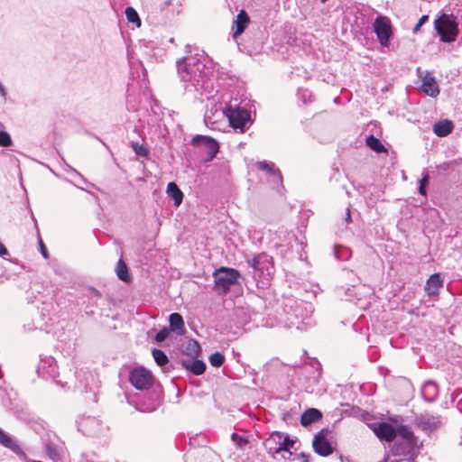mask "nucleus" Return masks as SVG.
<instances>
[{
    "label": "nucleus",
    "instance_id": "0eeeda50",
    "mask_svg": "<svg viewBox=\"0 0 462 462\" xmlns=\"http://www.w3.org/2000/svg\"><path fill=\"white\" fill-rule=\"evenodd\" d=\"M78 429L84 435L96 437L104 430L102 421L92 416H81L78 420Z\"/></svg>",
    "mask_w": 462,
    "mask_h": 462
},
{
    "label": "nucleus",
    "instance_id": "a18cd8bd",
    "mask_svg": "<svg viewBox=\"0 0 462 462\" xmlns=\"http://www.w3.org/2000/svg\"><path fill=\"white\" fill-rule=\"evenodd\" d=\"M395 449H396V453L397 454H405L406 453V451H404V450L399 451L398 450L399 449V446L398 445H396Z\"/></svg>",
    "mask_w": 462,
    "mask_h": 462
},
{
    "label": "nucleus",
    "instance_id": "1a4fd4ad",
    "mask_svg": "<svg viewBox=\"0 0 462 462\" xmlns=\"http://www.w3.org/2000/svg\"><path fill=\"white\" fill-rule=\"evenodd\" d=\"M225 114L233 128L244 132L245 124L250 120V114L246 109L230 106L226 109Z\"/></svg>",
    "mask_w": 462,
    "mask_h": 462
},
{
    "label": "nucleus",
    "instance_id": "c756f323",
    "mask_svg": "<svg viewBox=\"0 0 462 462\" xmlns=\"http://www.w3.org/2000/svg\"><path fill=\"white\" fill-rule=\"evenodd\" d=\"M152 356L156 362V364L160 366H163L168 364L169 359L166 354L161 349H153Z\"/></svg>",
    "mask_w": 462,
    "mask_h": 462
},
{
    "label": "nucleus",
    "instance_id": "a19ab883",
    "mask_svg": "<svg viewBox=\"0 0 462 462\" xmlns=\"http://www.w3.org/2000/svg\"><path fill=\"white\" fill-rule=\"evenodd\" d=\"M171 5H172V1H171V0H166V1H164V2L162 4V5H161V10H162V11H165V10H167V8H168L169 6H171Z\"/></svg>",
    "mask_w": 462,
    "mask_h": 462
},
{
    "label": "nucleus",
    "instance_id": "f8f14e48",
    "mask_svg": "<svg viewBox=\"0 0 462 462\" xmlns=\"http://www.w3.org/2000/svg\"><path fill=\"white\" fill-rule=\"evenodd\" d=\"M440 420L430 414H421L416 419V424L424 431H432L440 426Z\"/></svg>",
    "mask_w": 462,
    "mask_h": 462
},
{
    "label": "nucleus",
    "instance_id": "c03bdc74",
    "mask_svg": "<svg viewBox=\"0 0 462 462\" xmlns=\"http://www.w3.org/2000/svg\"><path fill=\"white\" fill-rule=\"evenodd\" d=\"M0 95L4 97H5L6 96V92H5V89L4 88V86L2 85V83L0 82Z\"/></svg>",
    "mask_w": 462,
    "mask_h": 462
},
{
    "label": "nucleus",
    "instance_id": "39448f33",
    "mask_svg": "<svg viewBox=\"0 0 462 462\" xmlns=\"http://www.w3.org/2000/svg\"><path fill=\"white\" fill-rule=\"evenodd\" d=\"M374 31L383 46H388L393 35L391 20L387 16L378 15L374 22Z\"/></svg>",
    "mask_w": 462,
    "mask_h": 462
},
{
    "label": "nucleus",
    "instance_id": "bb28decb",
    "mask_svg": "<svg viewBox=\"0 0 462 462\" xmlns=\"http://www.w3.org/2000/svg\"><path fill=\"white\" fill-rule=\"evenodd\" d=\"M365 143L366 145L373 151L376 152H386V149L385 147L382 144V143L380 142V140L378 138H376L375 136H374L373 134L371 135H368L366 138H365Z\"/></svg>",
    "mask_w": 462,
    "mask_h": 462
},
{
    "label": "nucleus",
    "instance_id": "b1692460",
    "mask_svg": "<svg viewBox=\"0 0 462 462\" xmlns=\"http://www.w3.org/2000/svg\"><path fill=\"white\" fill-rule=\"evenodd\" d=\"M117 278L128 284L133 281L126 263L121 259L117 261Z\"/></svg>",
    "mask_w": 462,
    "mask_h": 462
},
{
    "label": "nucleus",
    "instance_id": "f03ea898",
    "mask_svg": "<svg viewBox=\"0 0 462 462\" xmlns=\"http://www.w3.org/2000/svg\"><path fill=\"white\" fill-rule=\"evenodd\" d=\"M435 28L444 42H452L458 34L457 23L452 15L442 14L435 21Z\"/></svg>",
    "mask_w": 462,
    "mask_h": 462
},
{
    "label": "nucleus",
    "instance_id": "ddd939ff",
    "mask_svg": "<svg viewBox=\"0 0 462 462\" xmlns=\"http://www.w3.org/2000/svg\"><path fill=\"white\" fill-rule=\"evenodd\" d=\"M374 432L380 439L386 441H392L396 437L395 429L387 422H381L374 428Z\"/></svg>",
    "mask_w": 462,
    "mask_h": 462
},
{
    "label": "nucleus",
    "instance_id": "a878e982",
    "mask_svg": "<svg viewBox=\"0 0 462 462\" xmlns=\"http://www.w3.org/2000/svg\"><path fill=\"white\" fill-rule=\"evenodd\" d=\"M201 351L199 342L195 339H189L183 350V353L190 357H197Z\"/></svg>",
    "mask_w": 462,
    "mask_h": 462
},
{
    "label": "nucleus",
    "instance_id": "72a5a7b5",
    "mask_svg": "<svg viewBox=\"0 0 462 462\" xmlns=\"http://www.w3.org/2000/svg\"><path fill=\"white\" fill-rule=\"evenodd\" d=\"M169 336V329L167 328H162L155 336V340L157 342L164 341Z\"/></svg>",
    "mask_w": 462,
    "mask_h": 462
},
{
    "label": "nucleus",
    "instance_id": "393cba45",
    "mask_svg": "<svg viewBox=\"0 0 462 462\" xmlns=\"http://www.w3.org/2000/svg\"><path fill=\"white\" fill-rule=\"evenodd\" d=\"M182 365L196 375L202 374L206 370V365L201 360H194L192 363L183 361Z\"/></svg>",
    "mask_w": 462,
    "mask_h": 462
},
{
    "label": "nucleus",
    "instance_id": "dca6fc26",
    "mask_svg": "<svg viewBox=\"0 0 462 462\" xmlns=\"http://www.w3.org/2000/svg\"><path fill=\"white\" fill-rule=\"evenodd\" d=\"M236 30L233 33V38H236L241 35L250 23V17L245 10H241L236 15V19L234 22Z\"/></svg>",
    "mask_w": 462,
    "mask_h": 462
},
{
    "label": "nucleus",
    "instance_id": "f3484780",
    "mask_svg": "<svg viewBox=\"0 0 462 462\" xmlns=\"http://www.w3.org/2000/svg\"><path fill=\"white\" fill-rule=\"evenodd\" d=\"M395 430L396 435H399L407 441V447L409 449H413L417 446V438L409 426L401 425Z\"/></svg>",
    "mask_w": 462,
    "mask_h": 462
},
{
    "label": "nucleus",
    "instance_id": "423d86ee",
    "mask_svg": "<svg viewBox=\"0 0 462 462\" xmlns=\"http://www.w3.org/2000/svg\"><path fill=\"white\" fill-rule=\"evenodd\" d=\"M131 383L138 390H147L153 384L152 372L144 367L134 368L129 375Z\"/></svg>",
    "mask_w": 462,
    "mask_h": 462
},
{
    "label": "nucleus",
    "instance_id": "cd10ccee",
    "mask_svg": "<svg viewBox=\"0 0 462 462\" xmlns=\"http://www.w3.org/2000/svg\"><path fill=\"white\" fill-rule=\"evenodd\" d=\"M126 19L129 23H133L136 27L141 26V19L134 7L128 6L125 9Z\"/></svg>",
    "mask_w": 462,
    "mask_h": 462
},
{
    "label": "nucleus",
    "instance_id": "a211bd4d",
    "mask_svg": "<svg viewBox=\"0 0 462 462\" xmlns=\"http://www.w3.org/2000/svg\"><path fill=\"white\" fill-rule=\"evenodd\" d=\"M443 286V281L439 273L431 274L426 282L425 291L430 296L437 295Z\"/></svg>",
    "mask_w": 462,
    "mask_h": 462
},
{
    "label": "nucleus",
    "instance_id": "473e14b6",
    "mask_svg": "<svg viewBox=\"0 0 462 462\" xmlns=\"http://www.w3.org/2000/svg\"><path fill=\"white\" fill-rule=\"evenodd\" d=\"M12 144L11 136L7 132L0 131V146L7 147Z\"/></svg>",
    "mask_w": 462,
    "mask_h": 462
},
{
    "label": "nucleus",
    "instance_id": "2f4dec72",
    "mask_svg": "<svg viewBox=\"0 0 462 462\" xmlns=\"http://www.w3.org/2000/svg\"><path fill=\"white\" fill-rule=\"evenodd\" d=\"M131 147L135 152V153L137 155L141 156V157L146 158L150 154L149 150L143 144H142V143L132 142L131 143Z\"/></svg>",
    "mask_w": 462,
    "mask_h": 462
},
{
    "label": "nucleus",
    "instance_id": "2eb2a0df",
    "mask_svg": "<svg viewBox=\"0 0 462 462\" xmlns=\"http://www.w3.org/2000/svg\"><path fill=\"white\" fill-rule=\"evenodd\" d=\"M421 90L430 97H435L439 94V86L435 79L430 74L422 78Z\"/></svg>",
    "mask_w": 462,
    "mask_h": 462
},
{
    "label": "nucleus",
    "instance_id": "c9c22d12",
    "mask_svg": "<svg viewBox=\"0 0 462 462\" xmlns=\"http://www.w3.org/2000/svg\"><path fill=\"white\" fill-rule=\"evenodd\" d=\"M46 453L49 456V457L53 460L57 459L59 457V454L56 451V449L53 447H51V445L46 446Z\"/></svg>",
    "mask_w": 462,
    "mask_h": 462
},
{
    "label": "nucleus",
    "instance_id": "4468645a",
    "mask_svg": "<svg viewBox=\"0 0 462 462\" xmlns=\"http://www.w3.org/2000/svg\"><path fill=\"white\" fill-rule=\"evenodd\" d=\"M276 436L278 439V446L270 445L269 453L277 454L282 451H288L289 454L291 455L290 449L293 448L295 444L294 440L291 439L288 436L282 439V436L280 433H276Z\"/></svg>",
    "mask_w": 462,
    "mask_h": 462
},
{
    "label": "nucleus",
    "instance_id": "f257e3e1",
    "mask_svg": "<svg viewBox=\"0 0 462 462\" xmlns=\"http://www.w3.org/2000/svg\"><path fill=\"white\" fill-rule=\"evenodd\" d=\"M75 387L81 393H90L89 401L97 402V393L100 385L97 374L87 367L77 369Z\"/></svg>",
    "mask_w": 462,
    "mask_h": 462
},
{
    "label": "nucleus",
    "instance_id": "58836bf2",
    "mask_svg": "<svg viewBox=\"0 0 462 462\" xmlns=\"http://www.w3.org/2000/svg\"><path fill=\"white\" fill-rule=\"evenodd\" d=\"M232 439L236 441H237V444L240 446V447H243L245 445H246L248 443L247 439H245V438L243 437H240L238 436L237 434L234 433L232 435Z\"/></svg>",
    "mask_w": 462,
    "mask_h": 462
},
{
    "label": "nucleus",
    "instance_id": "4be33fe9",
    "mask_svg": "<svg viewBox=\"0 0 462 462\" xmlns=\"http://www.w3.org/2000/svg\"><path fill=\"white\" fill-rule=\"evenodd\" d=\"M321 418L322 413L318 409L310 408L302 413L300 423L302 426L306 427L313 422L319 420Z\"/></svg>",
    "mask_w": 462,
    "mask_h": 462
},
{
    "label": "nucleus",
    "instance_id": "6e6552de",
    "mask_svg": "<svg viewBox=\"0 0 462 462\" xmlns=\"http://www.w3.org/2000/svg\"><path fill=\"white\" fill-rule=\"evenodd\" d=\"M330 435V430L327 428L319 430L313 439L312 447L314 451L321 456L328 457L331 455L334 451V448L328 439Z\"/></svg>",
    "mask_w": 462,
    "mask_h": 462
},
{
    "label": "nucleus",
    "instance_id": "6ab92c4d",
    "mask_svg": "<svg viewBox=\"0 0 462 462\" xmlns=\"http://www.w3.org/2000/svg\"><path fill=\"white\" fill-rule=\"evenodd\" d=\"M170 329L176 332L178 335H184L186 333L185 324L182 316L180 313L174 312L169 317Z\"/></svg>",
    "mask_w": 462,
    "mask_h": 462
},
{
    "label": "nucleus",
    "instance_id": "7c9ffc66",
    "mask_svg": "<svg viewBox=\"0 0 462 462\" xmlns=\"http://www.w3.org/2000/svg\"><path fill=\"white\" fill-rule=\"evenodd\" d=\"M209 363L214 367H220L225 362V356L220 352H215L209 356Z\"/></svg>",
    "mask_w": 462,
    "mask_h": 462
},
{
    "label": "nucleus",
    "instance_id": "e433bc0d",
    "mask_svg": "<svg viewBox=\"0 0 462 462\" xmlns=\"http://www.w3.org/2000/svg\"><path fill=\"white\" fill-rule=\"evenodd\" d=\"M276 438H277V436H276V434H274L265 440L264 445L268 450H269L270 445L278 446V440H276Z\"/></svg>",
    "mask_w": 462,
    "mask_h": 462
},
{
    "label": "nucleus",
    "instance_id": "aec40b11",
    "mask_svg": "<svg viewBox=\"0 0 462 462\" xmlns=\"http://www.w3.org/2000/svg\"><path fill=\"white\" fill-rule=\"evenodd\" d=\"M0 444L5 446V448L11 449L13 452L16 453L17 455L25 457V454L20 448L19 444L14 439H13L9 435L5 433L1 429H0Z\"/></svg>",
    "mask_w": 462,
    "mask_h": 462
},
{
    "label": "nucleus",
    "instance_id": "37998d69",
    "mask_svg": "<svg viewBox=\"0 0 462 462\" xmlns=\"http://www.w3.org/2000/svg\"><path fill=\"white\" fill-rule=\"evenodd\" d=\"M346 221L347 223H350V222L352 221L350 208H346Z\"/></svg>",
    "mask_w": 462,
    "mask_h": 462
},
{
    "label": "nucleus",
    "instance_id": "7ed1b4c3",
    "mask_svg": "<svg viewBox=\"0 0 462 462\" xmlns=\"http://www.w3.org/2000/svg\"><path fill=\"white\" fill-rule=\"evenodd\" d=\"M213 277L215 279V285L220 287L226 293L232 285L237 283L240 273L234 268L220 267L214 272Z\"/></svg>",
    "mask_w": 462,
    "mask_h": 462
},
{
    "label": "nucleus",
    "instance_id": "5701e85b",
    "mask_svg": "<svg viewBox=\"0 0 462 462\" xmlns=\"http://www.w3.org/2000/svg\"><path fill=\"white\" fill-rule=\"evenodd\" d=\"M168 195L174 200V205L179 207L183 199V193L175 182H170L167 186Z\"/></svg>",
    "mask_w": 462,
    "mask_h": 462
},
{
    "label": "nucleus",
    "instance_id": "de8ad7c7",
    "mask_svg": "<svg viewBox=\"0 0 462 462\" xmlns=\"http://www.w3.org/2000/svg\"><path fill=\"white\" fill-rule=\"evenodd\" d=\"M322 3H325L327 0H320Z\"/></svg>",
    "mask_w": 462,
    "mask_h": 462
},
{
    "label": "nucleus",
    "instance_id": "49530a36",
    "mask_svg": "<svg viewBox=\"0 0 462 462\" xmlns=\"http://www.w3.org/2000/svg\"><path fill=\"white\" fill-rule=\"evenodd\" d=\"M109 2H110V4H111L112 8L114 9L115 7H114L113 0H109Z\"/></svg>",
    "mask_w": 462,
    "mask_h": 462
},
{
    "label": "nucleus",
    "instance_id": "412c9836",
    "mask_svg": "<svg viewBox=\"0 0 462 462\" xmlns=\"http://www.w3.org/2000/svg\"><path fill=\"white\" fill-rule=\"evenodd\" d=\"M454 128V124L451 120H440L434 124L433 132L439 137H444L449 134Z\"/></svg>",
    "mask_w": 462,
    "mask_h": 462
},
{
    "label": "nucleus",
    "instance_id": "4c0bfd02",
    "mask_svg": "<svg viewBox=\"0 0 462 462\" xmlns=\"http://www.w3.org/2000/svg\"><path fill=\"white\" fill-rule=\"evenodd\" d=\"M428 20H429V16H428V15H422V16L419 19V21H418L417 24L414 26V28H413V32H417L420 29V27L422 26V24H423L424 23H426Z\"/></svg>",
    "mask_w": 462,
    "mask_h": 462
},
{
    "label": "nucleus",
    "instance_id": "9b49d317",
    "mask_svg": "<svg viewBox=\"0 0 462 462\" xmlns=\"http://www.w3.org/2000/svg\"><path fill=\"white\" fill-rule=\"evenodd\" d=\"M247 263L256 272L263 273L268 271L269 266L273 267V258L266 254H259L252 259L247 260Z\"/></svg>",
    "mask_w": 462,
    "mask_h": 462
},
{
    "label": "nucleus",
    "instance_id": "9d476101",
    "mask_svg": "<svg viewBox=\"0 0 462 462\" xmlns=\"http://www.w3.org/2000/svg\"><path fill=\"white\" fill-rule=\"evenodd\" d=\"M37 374L39 376L49 379H54L58 375V365L56 360L51 356H41L37 366Z\"/></svg>",
    "mask_w": 462,
    "mask_h": 462
},
{
    "label": "nucleus",
    "instance_id": "20e7f679",
    "mask_svg": "<svg viewBox=\"0 0 462 462\" xmlns=\"http://www.w3.org/2000/svg\"><path fill=\"white\" fill-rule=\"evenodd\" d=\"M191 144L207 154V162L213 160L219 152L218 143L210 136L195 135L191 139Z\"/></svg>",
    "mask_w": 462,
    "mask_h": 462
},
{
    "label": "nucleus",
    "instance_id": "79ce46f5",
    "mask_svg": "<svg viewBox=\"0 0 462 462\" xmlns=\"http://www.w3.org/2000/svg\"><path fill=\"white\" fill-rule=\"evenodd\" d=\"M8 254V251L7 249L5 248V246L0 242V255L1 256H4V255H7Z\"/></svg>",
    "mask_w": 462,
    "mask_h": 462
},
{
    "label": "nucleus",
    "instance_id": "f704fd0d",
    "mask_svg": "<svg viewBox=\"0 0 462 462\" xmlns=\"http://www.w3.org/2000/svg\"><path fill=\"white\" fill-rule=\"evenodd\" d=\"M429 182V175L426 174L422 179L420 180V187H419V192L425 196L426 195V186Z\"/></svg>",
    "mask_w": 462,
    "mask_h": 462
},
{
    "label": "nucleus",
    "instance_id": "c85d7f7f",
    "mask_svg": "<svg viewBox=\"0 0 462 462\" xmlns=\"http://www.w3.org/2000/svg\"><path fill=\"white\" fill-rule=\"evenodd\" d=\"M257 169L261 171H267L271 175H275L276 173H280L279 170L275 169V166L273 162H267L265 161L258 162L256 163Z\"/></svg>",
    "mask_w": 462,
    "mask_h": 462
},
{
    "label": "nucleus",
    "instance_id": "ea45409f",
    "mask_svg": "<svg viewBox=\"0 0 462 462\" xmlns=\"http://www.w3.org/2000/svg\"><path fill=\"white\" fill-rule=\"evenodd\" d=\"M41 253L44 258H48V251L42 239L39 240Z\"/></svg>",
    "mask_w": 462,
    "mask_h": 462
}]
</instances>
